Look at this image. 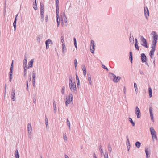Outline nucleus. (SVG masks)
I'll return each mask as SVG.
<instances>
[{
  "instance_id": "obj_1",
  "label": "nucleus",
  "mask_w": 158,
  "mask_h": 158,
  "mask_svg": "<svg viewBox=\"0 0 158 158\" xmlns=\"http://www.w3.org/2000/svg\"><path fill=\"white\" fill-rule=\"evenodd\" d=\"M150 130L152 135V138L153 141H154L155 139L156 141L157 140V138L156 135V132L153 127H151L150 128Z\"/></svg>"
},
{
  "instance_id": "obj_2",
  "label": "nucleus",
  "mask_w": 158,
  "mask_h": 158,
  "mask_svg": "<svg viewBox=\"0 0 158 158\" xmlns=\"http://www.w3.org/2000/svg\"><path fill=\"white\" fill-rule=\"evenodd\" d=\"M110 75H111L113 77V81L115 83H117L121 78L120 77L118 76L116 77V75L114 74L110 73H109V76H110V79H111V77L110 76Z\"/></svg>"
},
{
  "instance_id": "obj_3",
  "label": "nucleus",
  "mask_w": 158,
  "mask_h": 158,
  "mask_svg": "<svg viewBox=\"0 0 158 158\" xmlns=\"http://www.w3.org/2000/svg\"><path fill=\"white\" fill-rule=\"evenodd\" d=\"M13 60L10 66V71L9 73V81L10 82L12 81V80L13 77L12 75L13 69Z\"/></svg>"
},
{
  "instance_id": "obj_4",
  "label": "nucleus",
  "mask_w": 158,
  "mask_h": 158,
  "mask_svg": "<svg viewBox=\"0 0 158 158\" xmlns=\"http://www.w3.org/2000/svg\"><path fill=\"white\" fill-rule=\"evenodd\" d=\"M141 45L146 48L148 47L147 40L143 36H141L140 38Z\"/></svg>"
},
{
  "instance_id": "obj_5",
  "label": "nucleus",
  "mask_w": 158,
  "mask_h": 158,
  "mask_svg": "<svg viewBox=\"0 0 158 158\" xmlns=\"http://www.w3.org/2000/svg\"><path fill=\"white\" fill-rule=\"evenodd\" d=\"M152 33H154V34L153 37V40L152 41V44L155 45H156L157 42V40H158V35L156 33V32L155 31H153Z\"/></svg>"
},
{
  "instance_id": "obj_6",
  "label": "nucleus",
  "mask_w": 158,
  "mask_h": 158,
  "mask_svg": "<svg viewBox=\"0 0 158 158\" xmlns=\"http://www.w3.org/2000/svg\"><path fill=\"white\" fill-rule=\"evenodd\" d=\"M94 42L93 40H91L90 50L91 52L92 53H94V51L95 50Z\"/></svg>"
},
{
  "instance_id": "obj_7",
  "label": "nucleus",
  "mask_w": 158,
  "mask_h": 158,
  "mask_svg": "<svg viewBox=\"0 0 158 158\" xmlns=\"http://www.w3.org/2000/svg\"><path fill=\"white\" fill-rule=\"evenodd\" d=\"M69 87L72 91L75 92V90L76 91V87L75 82H73V83L72 82V85H69Z\"/></svg>"
},
{
  "instance_id": "obj_8",
  "label": "nucleus",
  "mask_w": 158,
  "mask_h": 158,
  "mask_svg": "<svg viewBox=\"0 0 158 158\" xmlns=\"http://www.w3.org/2000/svg\"><path fill=\"white\" fill-rule=\"evenodd\" d=\"M141 56L142 62L143 63L146 62L147 59L145 54L144 53H142L141 54Z\"/></svg>"
},
{
  "instance_id": "obj_9",
  "label": "nucleus",
  "mask_w": 158,
  "mask_h": 158,
  "mask_svg": "<svg viewBox=\"0 0 158 158\" xmlns=\"http://www.w3.org/2000/svg\"><path fill=\"white\" fill-rule=\"evenodd\" d=\"M28 55L27 53H25L24 55V59L23 60V67H24L27 68V60Z\"/></svg>"
},
{
  "instance_id": "obj_10",
  "label": "nucleus",
  "mask_w": 158,
  "mask_h": 158,
  "mask_svg": "<svg viewBox=\"0 0 158 158\" xmlns=\"http://www.w3.org/2000/svg\"><path fill=\"white\" fill-rule=\"evenodd\" d=\"M146 9H147V10H146V8L145 7H144V13L145 18L147 19H148V16H149V11L148 8L147 7H146Z\"/></svg>"
},
{
  "instance_id": "obj_11",
  "label": "nucleus",
  "mask_w": 158,
  "mask_h": 158,
  "mask_svg": "<svg viewBox=\"0 0 158 158\" xmlns=\"http://www.w3.org/2000/svg\"><path fill=\"white\" fill-rule=\"evenodd\" d=\"M32 130V128L31 124L30 123H28L27 125V131L28 132V134L30 135L31 133V131Z\"/></svg>"
},
{
  "instance_id": "obj_12",
  "label": "nucleus",
  "mask_w": 158,
  "mask_h": 158,
  "mask_svg": "<svg viewBox=\"0 0 158 158\" xmlns=\"http://www.w3.org/2000/svg\"><path fill=\"white\" fill-rule=\"evenodd\" d=\"M59 12H56V18H57V26L58 27L60 24V19L59 15Z\"/></svg>"
},
{
  "instance_id": "obj_13",
  "label": "nucleus",
  "mask_w": 158,
  "mask_h": 158,
  "mask_svg": "<svg viewBox=\"0 0 158 158\" xmlns=\"http://www.w3.org/2000/svg\"><path fill=\"white\" fill-rule=\"evenodd\" d=\"M152 107L149 108V112L150 115L151 119V120L153 122H154V120L153 119V114L152 112Z\"/></svg>"
},
{
  "instance_id": "obj_14",
  "label": "nucleus",
  "mask_w": 158,
  "mask_h": 158,
  "mask_svg": "<svg viewBox=\"0 0 158 158\" xmlns=\"http://www.w3.org/2000/svg\"><path fill=\"white\" fill-rule=\"evenodd\" d=\"M11 100L13 101H15V91L13 89L12 90V93L11 94Z\"/></svg>"
},
{
  "instance_id": "obj_15",
  "label": "nucleus",
  "mask_w": 158,
  "mask_h": 158,
  "mask_svg": "<svg viewBox=\"0 0 158 158\" xmlns=\"http://www.w3.org/2000/svg\"><path fill=\"white\" fill-rule=\"evenodd\" d=\"M48 42H51V44H53V42L50 39H48L46 40L45 42V44L46 49H48L49 47V43H48Z\"/></svg>"
},
{
  "instance_id": "obj_16",
  "label": "nucleus",
  "mask_w": 158,
  "mask_h": 158,
  "mask_svg": "<svg viewBox=\"0 0 158 158\" xmlns=\"http://www.w3.org/2000/svg\"><path fill=\"white\" fill-rule=\"evenodd\" d=\"M62 49L63 53L64 54L67 52V49L64 43H63L62 44Z\"/></svg>"
},
{
  "instance_id": "obj_17",
  "label": "nucleus",
  "mask_w": 158,
  "mask_h": 158,
  "mask_svg": "<svg viewBox=\"0 0 158 158\" xmlns=\"http://www.w3.org/2000/svg\"><path fill=\"white\" fill-rule=\"evenodd\" d=\"M148 148H145L146 156L147 158H149L150 157V152L148 150Z\"/></svg>"
},
{
  "instance_id": "obj_18",
  "label": "nucleus",
  "mask_w": 158,
  "mask_h": 158,
  "mask_svg": "<svg viewBox=\"0 0 158 158\" xmlns=\"http://www.w3.org/2000/svg\"><path fill=\"white\" fill-rule=\"evenodd\" d=\"M34 62V59H32L28 63V65L27 67L28 69L32 68L33 66V63Z\"/></svg>"
},
{
  "instance_id": "obj_19",
  "label": "nucleus",
  "mask_w": 158,
  "mask_h": 158,
  "mask_svg": "<svg viewBox=\"0 0 158 158\" xmlns=\"http://www.w3.org/2000/svg\"><path fill=\"white\" fill-rule=\"evenodd\" d=\"M59 0H56V12H59Z\"/></svg>"
},
{
  "instance_id": "obj_20",
  "label": "nucleus",
  "mask_w": 158,
  "mask_h": 158,
  "mask_svg": "<svg viewBox=\"0 0 158 158\" xmlns=\"http://www.w3.org/2000/svg\"><path fill=\"white\" fill-rule=\"evenodd\" d=\"M40 14L41 15V19L42 22H43L44 20V11H40Z\"/></svg>"
},
{
  "instance_id": "obj_21",
  "label": "nucleus",
  "mask_w": 158,
  "mask_h": 158,
  "mask_svg": "<svg viewBox=\"0 0 158 158\" xmlns=\"http://www.w3.org/2000/svg\"><path fill=\"white\" fill-rule=\"evenodd\" d=\"M129 41L131 44H133L134 43V38L133 36L131 35V34H130Z\"/></svg>"
},
{
  "instance_id": "obj_22",
  "label": "nucleus",
  "mask_w": 158,
  "mask_h": 158,
  "mask_svg": "<svg viewBox=\"0 0 158 158\" xmlns=\"http://www.w3.org/2000/svg\"><path fill=\"white\" fill-rule=\"evenodd\" d=\"M53 107H54V110L53 111L55 113H56L57 111V109L56 107V102L54 100H53Z\"/></svg>"
},
{
  "instance_id": "obj_23",
  "label": "nucleus",
  "mask_w": 158,
  "mask_h": 158,
  "mask_svg": "<svg viewBox=\"0 0 158 158\" xmlns=\"http://www.w3.org/2000/svg\"><path fill=\"white\" fill-rule=\"evenodd\" d=\"M70 102V98L68 96L67 97L66 100L65 101V104L67 106L68 104H69Z\"/></svg>"
},
{
  "instance_id": "obj_24",
  "label": "nucleus",
  "mask_w": 158,
  "mask_h": 158,
  "mask_svg": "<svg viewBox=\"0 0 158 158\" xmlns=\"http://www.w3.org/2000/svg\"><path fill=\"white\" fill-rule=\"evenodd\" d=\"M148 92L149 97L151 98L152 96V90L150 87L148 88Z\"/></svg>"
},
{
  "instance_id": "obj_25",
  "label": "nucleus",
  "mask_w": 158,
  "mask_h": 158,
  "mask_svg": "<svg viewBox=\"0 0 158 158\" xmlns=\"http://www.w3.org/2000/svg\"><path fill=\"white\" fill-rule=\"evenodd\" d=\"M87 77L88 78V81L89 82L90 85H91V83L92 82V81L91 78V76L90 74H87Z\"/></svg>"
},
{
  "instance_id": "obj_26",
  "label": "nucleus",
  "mask_w": 158,
  "mask_h": 158,
  "mask_svg": "<svg viewBox=\"0 0 158 158\" xmlns=\"http://www.w3.org/2000/svg\"><path fill=\"white\" fill-rule=\"evenodd\" d=\"M33 7L35 10H36L37 9V6L36 4V0H35V4L33 5Z\"/></svg>"
},
{
  "instance_id": "obj_27",
  "label": "nucleus",
  "mask_w": 158,
  "mask_h": 158,
  "mask_svg": "<svg viewBox=\"0 0 158 158\" xmlns=\"http://www.w3.org/2000/svg\"><path fill=\"white\" fill-rule=\"evenodd\" d=\"M141 143L139 141L136 142L135 143V145L137 148H139L141 146Z\"/></svg>"
},
{
  "instance_id": "obj_28",
  "label": "nucleus",
  "mask_w": 158,
  "mask_h": 158,
  "mask_svg": "<svg viewBox=\"0 0 158 158\" xmlns=\"http://www.w3.org/2000/svg\"><path fill=\"white\" fill-rule=\"evenodd\" d=\"M128 120L132 124L133 126H135V123L133 121L132 118H131L130 117H129L128 118Z\"/></svg>"
},
{
  "instance_id": "obj_29",
  "label": "nucleus",
  "mask_w": 158,
  "mask_h": 158,
  "mask_svg": "<svg viewBox=\"0 0 158 158\" xmlns=\"http://www.w3.org/2000/svg\"><path fill=\"white\" fill-rule=\"evenodd\" d=\"M35 73L34 71L32 72V82H35Z\"/></svg>"
},
{
  "instance_id": "obj_30",
  "label": "nucleus",
  "mask_w": 158,
  "mask_h": 158,
  "mask_svg": "<svg viewBox=\"0 0 158 158\" xmlns=\"http://www.w3.org/2000/svg\"><path fill=\"white\" fill-rule=\"evenodd\" d=\"M134 86L135 92L137 93L138 92V89L137 88V85L135 83H134Z\"/></svg>"
},
{
  "instance_id": "obj_31",
  "label": "nucleus",
  "mask_w": 158,
  "mask_h": 158,
  "mask_svg": "<svg viewBox=\"0 0 158 158\" xmlns=\"http://www.w3.org/2000/svg\"><path fill=\"white\" fill-rule=\"evenodd\" d=\"M155 49H151L149 52V55H154Z\"/></svg>"
},
{
  "instance_id": "obj_32",
  "label": "nucleus",
  "mask_w": 158,
  "mask_h": 158,
  "mask_svg": "<svg viewBox=\"0 0 158 158\" xmlns=\"http://www.w3.org/2000/svg\"><path fill=\"white\" fill-rule=\"evenodd\" d=\"M17 20H14V21L13 23V26L14 28V31H15L16 29V23Z\"/></svg>"
},
{
  "instance_id": "obj_33",
  "label": "nucleus",
  "mask_w": 158,
  "mask_h": 158,
  "mask_svg": "<svg viewBox=\"0 0 158 158\" xmlns=\"http://www.w3.org/2000/svg\"><path fill=\"white\" fill-rule=\"evenodd\" d=\"M15 157L16 158H19V154L17 150L15 151Z\"/></svg>"
},
{
  "instance_id": "obj_34",
  "label": "nucleus",
  "mask_w": 158,
  "mask_h": 158,
  "mask_svg": "<svg viewBox=\"0 0 158 158\" xmlns=\"http://www.w3.org/2000/svg\"><path fill=\"white\" fill-rule=\"evenodd\" d=\"M99 150H100L101 154L102 155L103 153V151L102 150V148L101 145H99Z\"/></svg>"
},
{
  "instance_id": "obj_35",
  "label": "nucleus",
  "mask_w": 158,
  "mask_h": 158,
  "mask_svg": "<svg viewBox=\"0 0 158 158\" xmlns=\"http://www.w3.org/2000/svg\"><path fill=\"white\" fill-rule=\"evenodd\" d=\"M68 96L69 97V98H70V102L71 103L72 102V101L73 100V97L72 94L70 93H69V96Z\"/></svg>"
},
{
  "instance_id": "obj_36",
  "label": "nucleus",
  "mask_w": 158,
  "mask_h": 158,
  "mask_svg": "<svg viewBox=\"0 0 158 158\" xmlns=\"http://www.w3.org/2000/svg\"><path fill=\"white\" fill-rule=\"evenodd\" d=\"M126 144L127 146V150L128 151L129 150L130 148V142H126Z\"/></svg>"
},
{
  "instance_id": "obj_37",
  "label": "nucleus",
  "mask_w": 158,
  "mask_h": 158,
  "mask_svg": "<svg viewBox=\"0 0 158 158\" xmlns=\"http://www.w3.org/2000/svg\"><path fill=\"white\" fill-rule=\"evenodd\" d=\"M67 124L68 126L69 127V129L70 130V121L68 119H67Z\"/></svg>"
},
{
  "instance_id": "obj_38",
  "label": "nucleus",
  "mask_w": 158,
  "mask_h": 158,
  "mask_svg": "<svg viewBox=\"0 0 158 158\" xmlns=\"http://www.w3.org/2000/svg\"><path fill=\"white\" fill-rule=\"evenodd\" d=\"M27 68L24 67V76L26 77L27 75Z\"/></svg>"
},
{
  "instance_id": "obj_39",
  "label": "nucleus",
  "mask_w": 158,
  "mask_h": 158,
  "mask_svg": "<svg viewBox=\"0 0 158 158\" xmlns=\"http://www.w3.org/2000/svg\"><path fill=\"white\" fill-rule=\"evenodd\" d=\"M74 66L75 67L76 69V67L77 65V61L76 59H75L74 60Z\"/></svg>"
},
{
  "instance_id": "obj_40",
  "label": "nucleus",
  "mask_w": 158,
  "mask_h": 158,
  "mask_svg": "<svg viewBox=\"0 0 158 158\" xmlns=\"http://www.w3.org/2000/svg\"><path fill=\"white\" fill-rule=\"evenodd\" d=\"M135 113H140V110L139 109L138 106H136L135 108Z\"/></svg>"
},
{
  "instance_id": "obj_41",
  "label": "nucleus",
  "mask_w": 158,
  "mask_h": 158,
  "mask_svg": "<svg viewBox=\"0 0 158 158\" xmlns=\"http://www.w3.org/2000/svg\"><path fill=\"white\" fill-rule=\"evenodd\" d=\"M45 123L46 126L47 127V126L48 125V118H47L46 115H45Z\"/></svg>"
},
{
  "instance_id": "obj_42",
  "label": "nucleus",
  "mask_w": 158,
  "mask_h": 158,
  "mask_svg": "<svg viewBox=\"0 0 158 158\" xmlns=\"http://www.w3.org/2000/svg\"><path fill=\"white\" fill-rule=\"evenodd\" d=\"M108 149L110 153L111 152L112 149L111 146L110 144L108 146Z\"/></svg>"
},
{
  "instance_id": "obj_43",
  "label": "nucleus",
  "mask_w": 158,
  "mask_h": 158,
  "mask_svg": "<svg viewBox=\"0 0 158 158\" xmlns=\"http://www.w3.org/2000/svg\"><path fill=\"white\" fill-rule=\"evenodd\" d=\"M135 49L138 51H139V47L138 45V44H135Z\"/></svg>"
},
{
  "instance_id": "obj_44",
  "label": "nucleus",
  "mask_w": 158,
  "mask_h": 158,
  "mask_svg": "<svg viewBox=\"0 0 158 158\" xmlns=\"http://www.w3.org/2000/svg\"><path fill=\"white\" fill-rule=\"evenodd\" d=\"M26 89L27 91H28L29 90V86H28V81L27 80L26 82Z\"/></svg>"
},
{
  "instance_id": "obj_45",
  "label": "nucleus",
  "mask_w": 158,
  "mask_h": 158,
  "mask_svg": "<svg viewBox=\"0 0 158 158\" xmlns=\"http://www.w3.org/2000/svg\"><path fill=\"white\" fill-rule=\"evenodd\" d=\"M137 115V117L138 118H139L141 117L140 113H135Z\"/></svg>"
},
{
  "instance_id": "obj_46",
  "label": "nucleus",
  "mask_w": 158,
  "mask_h": 158,
  "mask_svg": "<svg viewBox=\"0 0 158 158\" xmlns=\"http://www.w3.org/2000/svg\"><path fill=\"white\" fill-rule=\"evenodd\" d=\"M102 67L104 69H106V70L108 71V69L107 68L106 66L105 65L102 64Z\"/></svg>"
},
{
  "instance_id": "obj_47",
  "label": "nucleus",
  "mask_w": 158,
  "mask_h": 158,
  "mask_svg": "<svg viewBox=\"0 0 158 158\" xmlns=\"http://www.w3.org/2000/svg\"><path fill=\"white\" fill-rule=\"evenodd\" d=\"M82 69L83 71V72L84 71H86V69L85 65H83L82 66Z\"/></svg>"
},
{
  "instance_id": "obj_48",
  "label": "nucleus",
  "mask_w": 158,
  "mask_h": 158,
  "mask_svg": "<svg viewBox=\"0 0 158 158\" xmlns=\"http://www.w3.org/2000/svg\"><path fill=\"white\" fill-rule=\"evenodd\" d=\"M72 77L70 76L69 78V85H72Z\"/></svg>"
},
{
  "instance_id": "obj_49",
  "label": "nucleus",
  "mask_w": 158,
  "mask_h": 158,
  "mask_svg": "<svg viewBox=\"0 0 158 158\" xmlns=\"http://www.w3.org/2000/svg\"><path fill=\"white\" fill-rule=\"evenodd\" d=\"M63 138L65 141H67V137L65 135V134H63Z\"/></svg>"
},
{
  "instance_id": "obj_50",
  "label": "nucleus",
  "mask_w": 158,
  "mask_h": 158,
  "mask_svg": "<svg viewBox=\"0 0 158 158\" xmlns=\"http://www.w3.org/2000/svg\"><path fill=\"white\" fill-rule=\"evenodd\" d=\"M65 90V87L64 86L62 88V91L61 92V93L62 94H64Z\"/></svg>"
},
{
  "instance_id": "obj_51",
  "label": "nucleus",
  "mask_w": 158,
  "mask_h": 158,
  "mask_svg": "<svg viewBox=\"0 0 158 158\" xmlns=\"http://www.w3.org/2000/svg\"><path fill=\"white\" fill-rule=\"evenodd\" d=\"M156 45H155L153 44H151V48H152V49H156Z\"/></svg>"
},
{
  "instance_id": "obj_52",
  "label": "nucleus",
  "mask_w": 158,
  "mask_h": 158,
  "mask_svg": "<svg viewBox=\"0 0 158 158\" xmlns=\"http://www.w3.org/2000/svg\"><path fill=\"white\" fill-rule=\"evenodd\" d=\"M77 88H79L80 87V81H77Z\"/></svg>"
},
{
  "instance_id": "obj_53",
  "label": "nucleus",
  "mask_w": 158,
  "mask_h": 158,
  "mask_svg": "<svg viewBox=\"0 0 158 158\" xmlns=\"http://www.w3.org/2000/svg\"><path fill=\"white\" fill-rule=\"evenodd\" d=\"M76 76L77 81H80L77 75V72L76 73Z\"/></svg>"
},
{
  "instance_id": "obj_54",
  "label": "nucleus",
  "mask_w": 158,
  "mask_h": 158,
  "mask_svg": "<svg viewBox=\"0 0 158 158\" xmlns=\"http://www.w3.org/2000/svg\"><path fill=\"white\" fill-rule=\"evenodd\" d=\"M129 57H132V53L131 51H130L129 52Z\"/></svg>"
},
{
  "instance_id": "obj_55",
  "label": "nucleus",
  "mask_w": 158,
  "mask_h": 158,
  "mask_svg": "<svg viewBox=\"0 0 158 158\" xmlns=\"http://www.w3.org/2000/svg\"><path fill=\"white\" fill-rule=\"evenodd\" d=\"M61 42L62 43V44H63V43H64V37L63 36H61Z\"/></svg>"
},
{
  "instance_id": "obj_56",
  "label": "nucleus",
  "mask_w": 158,
  "mask_h": 158,
  "mask_svg": "<svg viewBox=\"0 0 158 158\" xmlns=\"http://www.w3.org/2000/svg\"><path fill=\"white\" fill-rule=\"evenodd\" d=\"M74 45L75 46V47L76 48V49H77V42H74Z\"/></svg>"
},
{
  "instance_id": "obj_57",
  "label": "nucleus",
  "mask_w": 158,
  "mask_h": 158,
  "mask_svg": "<svg viewBox=\"0 0 158 158\" xmlns=\"http://www.w3.org/2000/svg\"><path fill=\"white\" fill-rule=\"evenodd\" d=\"M129 59L131 62V63H132L133 61V57H129Z\"/></svg>"
},
{
  "instance_id": "obj_58",
  "label": "nucleus",
  "mask_w": 158,
  "mask_h": 158,
  "mask_svg": "<svg viewBox=\"0 0 158 158\" xmlns=\"http://www.w3.org/2000/svg\"><path fill=\"white\" fill-rule=\"evenodd\" d=\"M44 7H40V11H44Z\"/></svg>"
},
{
  "instance_id": "obj_59",
  "label": "nucleus",
  "mask_w": 158,
  "mask_h": 158,
  "mask_svg": "<svg viewBox=\"0 0 158 158\" xmlns=\"http://www.w3.org/2000/svg\"><path fill=\"white\" fill-rule=\"evenodd\" d=\"M33 102L34 103H35L36 102V99L35 97L33 98Z\"/></svg>"
},
{
  "instance_id": "obj_60",
  "label": "nucleus",
  "mask_w": 158,
  "mask_h": 158,
  "mask_svg": "<svg viewBox=\"0 0 158 158\" xmlns=\"http://www.w3.org/2000/svg\"><path fill=\"white\" fill-rule=\"evenodd\" d=\"M31 74L29 76V78H28V80L29 81H31Z\"/></svg>"
},
{
  "instance_id": "obj_61",
  "label": "nucleus",
  "mask_w": 158,
  "mask_h": 158,
  "mask_svg": "<svg viewBox=\"0 0 158 158\" xmlns=\"http://www.w3.org/2000/svg\"><path fill=\"white\" fill-rule=\"evenodd\" d=\"M104 157H108V154L107 152H105V154L104 156Z\"/></svg>"
},
{
  "instance_id": "obj_62",
  "label": "nucleus",
  "mask_w": 158,
  "mask_h": 158,
  "mask_svg": "<svg viewBox=\"0 0 158 158\" xmlns=\"http://www.w3.org/2000/svg\"><path fill=\"white\" fill-rule=\"evenodd\" d=\"M37 41L38 42H39V43L40 42V37H37Z\"/></svg>"
},
{
  "instance_id": "obj_63",
  "label": "nucleus",
  "mask_w": 158,
  "mask_h": 158,
  "mask_svg": "<svg viewBox=\"0 0 158 158\" xmlns=\"http://www.w3.org/2000/svg\"><path fill=\"white\" fill-rule=\"evenodd\" d=\"M48 15H46L45 18V20L46 22H47L48 21Z\"/></svg>"
},
{
  "instance_id": "obj_64",
  "label": "nucleus",
  "mask_w": 158,
  "mask_h": 158,
  "mask_svg": "<svg viewBox=\"0 0 158 158\" xmlns=\"http://www.w3.org/2000/svg\"><path fill=\"white\" fill-rule=\"evenodd\" d=\"M93 158H97V157L96 156V155H95V153H94L93 155Z\"/></svg>"
}]
</instances>
